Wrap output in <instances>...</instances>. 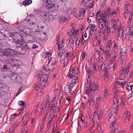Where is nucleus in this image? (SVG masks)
Listing matches in <instances>:
<instances>
[{
  "instance_id": "4be33fe9",
  "label": "nucleus",
  "mask_w": 133,
  "mask_h": 133,
  "mask_svg": "<svg viewBox=\"0 0 133 133\" xmlns=\"http://www.w3.org/2000/svg\"><path fill=\"white\" fill-rule=\"evenodd\" d=\"M104 70V75L103 76V77L104 78V79L106 81L108 80L109 79V76L108 75V74L109 72L107 70L106 68L105 70Z\"/></svg>"
},
{
  "instance_id": "c9c22d12",
  "label": "nucleus",
  "mask_w": 133,
  "mask_h": 133,
  "mask_svg": "<svg viewBox=\"0 0 133 133\" xmlns=\"http://www.w3.org/2000/svg\"><path fill=\"white\" fill-rule=\"evenodd\" d=\"M117 68V64L114 63V65H112L110 67V68L112 71H114Z\"/></svg>"
},
{
  "instance_id": "c03bdc74",
  "label": "nucleus",
  "mask_w": 133,
  "mask_h": 133,
  "mask_svg": "<svg viewBox=\"0 0 133 133\" xmlns=\"http://www.w3.org/2000/svg\"><path fill=\"white\" fill-rule=\"evenodd\" d=\"M69 76L70 78L73 79L72 80H76L78 79V77L74 75L70 74Z\"/></svg>"
},
{
  "instance_id": "2f4dec72",
  "label": "nucleus",
  "mask_w": 133,
  "mask_h": 133,
  "mask_svg": "<svg viewBox=\"0 0 133 133\" xmlns=\"http://www.w3.org/2000/svg\"><path fill=\"white\" fill-rule=\"evenodd\" d=\"M112 45V44L111 41L110 40H109L107 45V46L108 48V49L107 50H109L110 51V48Z\"/></svg>"
},
{
  "instance_id": "a19ab883",
  "label": "nucleus",
  "mask_w": 133,
  "mask_h": 133,
  "mask_svg": "<svg viewBox=\"0 0 133 133\" xmlns=\"http://www.w3.org/2000/svg\"><path fill=\"white\" fill-rule=\"evenodd\" d=\"M108 91L107 89H105L103 92V96H108L109 95L108 93Z\"/></svg>"
},
{
  "instance_id": "bb28decb",
  "label": "nucleus",
  "mask_w": 133,
  "mask_h": 133,
  "mask_svg": "<svg viewBox=\"0 0 133 133\" xmlns=\"http://www.w3.org/2000/svg\"><path fill=\"white\" fill-rule=\"evenodd\" d=\"M97 130L99 131H101L102 128V123L100 121L97 122Z\"/></svg>"
},
{
  "instance_id": "6e6552de",
  "label": "nucleus",
  "mask_w": 133,
  "mask_h": 133,
  "mask_svg": "<svg viewBox=\"0 0 133 133\" xmlns=\"http://www.w3.org/2000/svg\"><path fill=\"white\" fill-rule=\"evenodd\" d=\"M64 43L63 40H62L61 41L57 42L58 44L57 46L58 52V55L61 56L65 52V50L63 47V44Z\"/></svg>"
},
{
  "instance_id": "3c124183",
  "label": "nucleus",
  "mask_w": 133,
  "mask_h": 133,
  "mask_svg": "<svg viewBox=\"0 0 133 133\" xmlns=\"http://www.w3.org/2000/svg\"><path fill=\"white\" fill-rule=\"evenodd\" d=\"M106 14L108 15V17H109L111 16L110 9L108 8L106 11Z\"/></svg>"
},
{
  "instance_id": "a211bd4d",
  "label": "nucleus",
  "mask_w": 133,
  "mask_h": 133,
  "mask_svg": "<svg viewBox=\"0 0 133 133\" xmlns=\"http://www.w3.org/2000/svg\"><path fill=\"white\" fill-rule=\"evenodd\" d=\"M128 110V109H127L126 112L123 115V117L125 118V121L126 123H128L131 118L130 112Z\"/></svg>"
},
{
  "instance_id": "4468645a",
  "label": "nucleus",
  "mask_w": 133,
  "mask_h": 133,
  "mask_svg": "<svg viewBox=\"0 0 133 133\" xmlns=\"http://www.w3.org/2000/svg\"><path fill=\"white\" fill-rule=\"evenodd\" d=\"M86 11L84 8H81L79 11V14L76 16V17L79 20L83 19L84 17V15Z\"/></svg>"
},
{
  "instance_id": "39448f33",
  "label": "nucleus",
  "mask_w": 133,
  "mask_h": 133,
  "mask_svg": "<svg viewBox=\"0 0 133 133\" xmlns=\"http://www.w3.org/2000/svg\"><path fill=\"white\" fill-rule=\"evenodd\" d=\"M5 48V46L3 44H0V50H1L0 52L4 56L11 57V58L12 57H13L14 55L17 53V51L14 50L10 49L6 50Z\"/></svg>"
},
{
  "instance_id": "f257e3e1",
  "label": "nucleus",
  "mask_w": 133,
  "mask_h": 133,
  "mask_svg": "<svg viewBox=\"0 0 133 133\" xmlns=\"http://www.w3.org/2000/svg\"><path fill=\"white\" fill-rule=\"evenodd\" d=\"M87 84L89 86L85 90L87 94L89 96L87 104L90 106L91 104L93 105L94 103L95 100L92 97L94 95L95 92L96 93L98 92L99 88L94 83L91 82L89 79H87Z\"/></svg>"
},
{
  "instance_id": "052dcab7",
  "label": "nucleus",
  "mask_w": 133,
  "mask_h": 133,
  "mask_svg": "<svg viewBox=\"0 0 133 133\" xmlns=\"http://www.w3.org/2000/svg\"><path fill=\"white\" fill-rule=\"evenodd\" d=\"M70 88L69 86L68 85H66L65 86L64 89V90L65 91V92L66 93L67 91H68V90Z\"/></svg>"
},
{
  "instance_id": "412c9836",
  "label": "nucleus",
  "mask_w": 133,
  "mask_h": 133,
  "mask_svg": "<svg viewBox=\"0 0 133 133\" xmlns=\"http://www.w3.org/2000/svg\"><path fill=\"white\" fill-rule=\"evenodd\" d=\"M48 59L49 61L48 64L50 63L51 64L53 65H57V62L55 58H51V56Z\"/></svg>"
},
{
  "instance_id": "680f3d73",
  "label": "nucleus",
  "mask_w": 133,
  "mask_h": 133,
  "mask_svg": "<svg viewBox=\"0 0 133 133\" xmlns=\"http://www.w3.org/2000/svg\"><path fill=\"white\" fill-rule=\"evenodd\" d=\"M108 34H105L104 35L103 37V40L106 41L107 40L108 37Z\"/></svg>"
},
{
  "instance_id": "72a5a7b5",
  "label": "nucleus",
  "mask_w": 133,
  "mask_h": 133,
  "mask_svg": "<svg viewBox=\"0 0 133 133\" xmlns=\"http://www.w3.org/2000/svg\"><path fill=\"white\" fill-rule=\"evenodd\" d=\"M67 60L66 59H61V60L60 62L61 64H63V67L64 68L67 65Z\"/></svg>"
},
{
  "instance_id": "5fc2aeb1",
  "label": "nucleus",
  "mask_w": 133,
  "mask_h": 133,
  "mask_svg": "<svg viewBox=\"0 0 133 133\" xmlns=\"http://www.w3.org/2000/svg\"><path fill=\"white\" fill-rule=\"evenodd\" d=\"M102 13L100 12V11H98L96 13V15L97 17H101L102 15Z\"/></svg>"
},
{
  "instance_id": "7ed1b4c3",
  "label": "nucleus",
  "mask_w": 133,
  "mask_h": 133,
  "mask_svg": "<svg viewBox=\"0 0 133 133\" xmlns=\"http://www.w3.org/2000/svg\"><path fill=\"white\" fill-rule=\"evenodd\" d=\"M49 73V72L47 71L44 72L43 70H38L35 73V76L38 81L42 82L44 85L48 82Z\"/></svg>"
},
{
  "instance_id": "1a4fd4ad",
  "label": "nucleus",
  "mask_w": 133,
  "mask_h": 133,
  "mask_svg": "<svg viewBox=\"0 0 133 133\" xmlns=\"http://www.w3.org/2000/svg\"><path fill=\"white\" fill-rule=\"evenodd\" d=\"M125 99L123 98L122 96H118L116 93H115L114 95L113 102H115L118 105H120L122 104L123 105L125 102Z\"/></svg>"
},
{
  "instance_id": "c756f323",
  "label": "nucleus",
  "mask_w": 133,
  "mask_h": 133,
  "mask_svg": "<svg viewBox=\"0 0 133 133\" xmlns=\"http://www.w3.org/2000/svg\"><path fill=\"white\" fill-rule=\"evenodd\" d=\"M32 2V1L31 0H27L23 1L22 4L24 5H27L31 4Z\"/></svg>"
},
{
  "instance_id": "e2e57ef3",
  "label": "nucleus",
  "mask_w": 133,
  "mask_h": 133,
  "mask_svg": "<svg viewBox=\"0 0 133 133\" xmlns=\"http://www.w3.org/2000/svg\"><path fill=\"white\" fill-rule=\"evenodd\" d=\"M68 90V91H67L66 93L68 94H70V95H71L74 92L73 91L71 90V89L70 88Z\"/></svg>"
},
{
  "instance_id": "49530a36",
  "label": "nucleus",
  "mask_w": 133,
  "mask_h": 133,
  "mask_svg": "<svg viewBox=\"0 0 133 133\" xmlns=\"http://www.w3.org/2000/svg\"><path fill=\"white\" fill-rule=\"evenodd\" d=\"M107 17H108V15L106 14L105 12H104L103 13H102L101 17H102L103 18H101L102 19H105V21H107V19H106V18Z\"/></svg>"
},
{
  "instance_id": "f03ea898",
  "label": "nucleus",
  "mask_w": 133,
  "mask_h": 133,
  "mask_svg": "<svg viewBox=\"0 0 133 133\" xmlns=\"http://www.w3.org/2000/svg\"><path fill=\"white\" fill-rule=\"evenodd\" d=\"M10 37H12L15 41L16 40L17 42H14V44L16 47H19L23 49L22 52V55L25 54L26 50L29 49V47L26 43L23 41L22 36L18 33H14L11 35Z\"/></svg>"
},
{
  "instance_id": "338daca9",
  "label": "nucleus",
  "mask_w": 133,
  "mask_h": 133,
  "mask_svg": "<svg viewBox=\"0 0 133 133\" xmlns=\"http://www.w3.org/2000/svg\"><path fill=\"white\" fill-rule=\"evenodd\" d=\"M19 105L21 106H23L24 105V102L22 101H19L18 102V103Z\"/></svg>"
},
{
  "instance_id": "8fccbe9b",
  "label": "nucleus",
  "mask_w": 133,
  "mask_h": 133,
  "mask_svg": "<svg viewBox=\"0 0 133 133\" xmlns=\"http://www.w3.org/2000/svg\"><path fill=\"white\" fill-rule=\"evenodd\" d=\"M126 88L128 91H132L131 88V85H126Z\"/></svg>"
},
{
  "instance_id": "2eb2a0df",
  "label": "nucleus",
  "mask_w": 133,
  "mask_h": 133,
  "mask_svg": "<svg viewBox=\"0 0 133 133\" xmlns=\"http://www.w3.org/2000/svg\"><path fill=\"white\" fill-rule=\"evenodd\" d=\"M53 65L50 64V65H44L42 66V69L44 71V72H45L47 71L49 72V75L50 74V72H51L54 69Z\"/></svg>"
},
{
  "instance_id": "37998d69",
  "label": "nucleus",
  "mask_w": 133,
  "mask_h": 133,
  "mask_svg": "<svg viewBox=\"0 0 133 133\" xmlns=\"http://www.w3.org/2000/svg\"><path fill=\"white\" fill-rule=\"evenodd\" d=\"M93 2L92 0H89V5L88 6L90 8H93Z\"/></svg>"
},
{
  "instance_id": "423d86ee",
  "label": "nucleus",
  "mask_w": 133,
  "mask_h": 133,
  "mask_svg": "<svg viewBox=\"0 0 133 133\" xmlns=\"http://www.w3.org/2000/svg\"><path fill=\"white\" fill-rule=\"evenodd\" d=\"M132 66L130 63H129L126 67L123 68L121 70L120 78V80L124 79L127 76L129 71V69Z\"/></svg>"
},
{
  "instance_id": "9d476101",
  "label": "nucleus",
  "mask_w": 133,
  "mask_h": 133,
  "mask_svg": "<svg viewBox=\"0 0 133 133\" xmlns=\"http://www.w3.org/2000/svg\"><path fill=\"white\" fill-rule=\"evenodd\" d=\"M110 58V54L109 50H105L104 52L102 53L101 56V59L103 62H105Z\"/></svg>"
},
{
  "instance_id": "a878e982",
  "label": "nucleus",
  "mask_w": 133,
  "mask_h": 133,
  "mask_svg": "<svg viewBox=\"0 0 133 133\" xmlns=\"http://www.w3.org/2000/svg\"><path fill=\"white\" fill-rule=\"evenodd\" d=\"M109 122L110 123H114L116 121V119L114 115H112L109 119Z\"/></svg>"
},
{
  "instance_id": "f704fd0d",
  "label": "nucleus",
  "mask_w": 133,
  "mask_h": 133,
  "mask_svg": "<svg viewBox=\"0 0 133 133\" xmlns=\"http://www.w3.org/2000/svg\"><path fill=\"white\" fill-rule=\"evenodd\" d=\"M100 53L98 50H96L94 52V56L96 58H97L99 57Z\"/></svg>"
},
{
  "instance_id": "603ef678",
  "label": "nucleus",
  "mask_w": 133,
  "mask_h": 133,
  "mask_svg": "<svg viewBox=\"0 0 133 133\" xmlns=\"http://www.w3.org/2000/svg\"><path fill=\"white\" fill-rule=\"evenodd\" d=\"M117 83V84H119V85H122V86L125 85L126 83V82L124 81H123V82H120V81L118 82Z\"/></svg>"
},
{
  "instance_id": "ddd939ff",
  "label": "nucleus",
  "mask_w": 133,
  "mask_h": 133,
  "mask_svg": "<svg viewBox=\"0 0 133 133\" xmlns=\"http://www.w3.org/2000/svg\"><path fill=\"white\" fill-rule=\"evenodd\" d=\"M38 81L39 82H37L36 84L35 89L37 91L40 90V92H41L42 90H43V85L45 86L46 84H47L48 82L46 83L44 85V83L42 82Z\"/></svg>"
},
{
  "instance_id": "4d7b16f0",
  "label": "nucleus",
  "mask_w": 133,
  "mask_h": 133,
  "mask_svg": "<svg viewBox=\"0 0 133 133\" xmlns=\"http://www.w3.org/2000/svg\"><path fill=\"white\" fill-rule=\"evenodd\" d=\"M103 116L102 112L101 111H99V116L98 117V119L99 120L101 118V117Z\"/></svg>"
},
{
  "instance_id": "4c0bfd02",
  "label": "nucleus",
  "mask_w": 133,
  "mask_h": 133,
  "mask_svg": "<svg viewBox=\"0 0 133 133\" xmlns=\"http://www.w3.org/2000/svg\"><path fill=\"white\" fill-rule=\"evenodd\" d=\"M18 124L17 121L16 120L13 121L11 123V125L14 128H16Z\"/></svg>"
},
{
  "instance_id": "f8f14e48",
  "label": "nucleus",
  "mask_w": 133,
  "mask_h": 133,
  "mask_svg": "<svg viewBox=\"0 0 133 133\" xmlns=\"http://www.w3.org/2000/svg\"><path fill=\"white\" fill-rule=\"evenodd\" d=\"M98 25V27L100 29H103L104 26L105 27V24H108L107 21L100 18L97 21Z\"/></svg>"
},
{
  "instance_id": "7c9ffc66",
  "label": "nucleus",
  "mask_w": 133,
  "mask_h": 133,
  "mask_svg": "<svg viewBox=\"0 0 133 133\" xmlns=\"http://www.w3.org/2000/svg\"><path fill=\"white\" fill-rule=\"evenodd\" d=\"M72 71L73 73L75 74H77L79 73V70L78 68L75 67L73 68Z\"/></svg>"
},
{
  "instance_id": "de8ad7c7",
  "label": "nucleus",
  "mask_w": 133,
  "mask_h": 133,
  "mask_svg": "<svg viewBox=\"0 0 133 133\" xmlns=\"http://www.w3.org/2000/svg\"><path fill=\"white\" fill-rule=\"evenodd\" d=\"M5 88L6 86L5 85L3 84H0V90L3 91H5L6 90Z\"/></svg>"
},
{
  "instance_id": "20e7f679",
  "label": "nucleus",
  "mask_w": 133,
  "mask_h": 133,
  "mask_svg": "<svg viewBox=\"0 0 133 133\" xmlns=\"http://www.w3.org/2000/svg\"><path fill=\"white\" fill-rule=\"evenodd\" d=\"M78 30L73 28L72 29L71 32L68 33V35L71 36V39H70L66 41V44L69 47L73 48L72 45L74 43V41L72 39V38H74L75 39H76L78 37Z\"/></svg>"
},
{
  "instance_id": "864d4df0",
  "label": "nucleus",
  "mask_w": 133,
  "mask_h": 133,
  "mask_svg": "<svg viewBox=\"0 0 133 133\" xmlns=\"http://www.w3.org/2000/svg\"><path fill=\"white\" fill-rule=\"evenodd\" d=\"M133 15V13L132 12H131L129 16V23H131V20L132 18V16Z\"/></svg>"
},
{
  "instance_id": "79ce46f5",
  "label": "nucleus",
  "mask_w": 133,
  "mask_h": 133,
  "mask_svg": "<svg viewBox=\"0 0 133 133\" xmlns=\"http://www.w3.org/2000/svg\"><path fill=\"white\" fill-rule=\"evenodd\" d=\"M91 29H93L95 30L96 31L97 30V26L96 25L94 24H91L90 25V26Z\"/></svg>"
},
{
  "instance_id": "0e129e2a",
  "label": "nucleus",
  "mask_w": 133,
  "mask_h": 133,
  "mask_svg": "<svg viewBox=\"0 0 133 133\" xmlns=\"http://www.w3.org/2000/svg\"><path fill=\"white\" fill-rule=\"evenodd\" d=\"M92 58L91 57H89L88 58V62L89 65H91L92 64Z\"/></svg>"
},
{
  "instance_id": "aec40b11",
  "label": "nucleus",
  "mask_w": 133,
  "mask_h": 133,
  "mask_svg": "<svg viewBox=\"0 0 133 133\" xmlns=\"http://www.w3.org/2000/svg\"><path fill=\"white\" fill-rule=\"evenodd\" d=\"M54 0H46L45 4L47 8L51 9L55 6Z\"/></svg>"
},
{
  "instance_id": "5701e85b",
  "label": "nucleus",
  "mask_w": 133,
  "mask_h": 133,
  "mask_svg": "<svg viewBox=\"0 0 133 133\" xmlns=\"http://www.w3.org/2000/svg\"><path fill=\"white\" fill-rule=\"evenodd\" d=\"M15 80L19 84L22 83V78L21 77L18 75H17L16 77Z\"/></svg>"
},
{
  "instance_id": "f3484780",
  "label": "nucleus",
  "mask_w": 133,
  "mask_h": 133,
  "mask_svg": "<svg viewBox=\"0 0 133 133\" xmlns=\"http://www.w3.org/2000/svg\"><path fill=\"white\" fill-rule=\"evenodd\" d=\"M118 127V125L117 122L111 123L110 125V128L111 129L110 132L113 133H115L116 129Z\"/></svg>"
},
{
  "instance_id": "6ab92c4d",
  "label": "nucleus",
  "mask_w": 133,
  "mask_h": 133,
  "mask_svg": "<svg viewBox=\"0 0 133 133\" xmlns=\"http://www.w3.org/2000/svg\"><path fill=\"white\" fill-rule=\"evenodd\" d=\"M127 52V47L124 45L121 48L120 54L119 58H121L123 56H125L126 55V53Z\"/></svg>"
},
{
  "instance_id": "393cba45",
  "label": "nucleus",
  "mask_w": 133,
  "mask_h": 133,
  "mask_svg": "<svg viewBox=\"0 0 133 133\" xmlns=\"http://www.w3.org/2000/svg\"><path fill=\"white\" fill-rule=\"evenodd\" d=\"M42 57L44 58H46L48 56V59L49 58H50V57L51 56V54H50L49 52H45V53H42Z\"/></svg>"
},
{
  "instance_id": "473e14b6",
  "label": "nucleus",
  "mask_w": 133,
  "mask_h": 133,
  "mask_svg": "<svg viewBox=\"0 0 133 133\" xmlns=\"http://www.w3.org/2000/svg\"><path fill=\"white\" fill-rule=\"evenodd\" d=\"M92 68L94 71L97 72L99 71V70H98V66L96 65V63L95 62H94L92 63Z\"/></svg>"
},
{
  "instance_id": "69168bd1",
  "label": "nucleus",
  "mask_w": 133,
  "mask_h": 133,
  "mask_svg": "<svg viewBox=\"0 0 133 133\" xmlns=\"http://www.w3.org/2000/svg\"><path fill=\"white\" fill-rule=\"evenodd\" d=\"M66 20V19L64 16H62L61 17V21L63 23H64Z\"/></svg>"
},
{
  "instance_id": "cd10ccee",
  "label": "nucleus",
  "mask_w": 133,
  "mask_h": 133,
  "mask_svg": "<svg viewBox=\"0 0 133 133\" xmlns=\"http://www.w3.org/2000/svg\"><path fill=\"white\" fill-rule=\"evenodd\" d=\"M119 36H121L123 40H124L126 37V34H124L123 33V31L122 30H120L119 33Z\"/></svg>"
},
{
  "instance_id": "a18cd8bd",
  "label": "nucleus",
  "mask_w": 133,
  "mask_h": 133,
  "mask_svg": "<svg viewBox=\"0 0 133 133\" xmlns=\"http://www.w3.org/2000/svg\"><path fill=\"white\" fill-rule=\"evenodd\" d=\"M17 116H18V115L17 113H15L11 115L10 116V120H13L14 118Z\"/></svg>"
},
{
  "instance_id": "6e6d98bb",
  "label": "nucleus",
  "mask_w": 133,
  "mask_h": 133,
  "mask_svg": "<svg viewBox=\"0 0 133 133\" xmlns=\"http://www.w3.org/2000/svg\"><path fill=\"white\" fill-rule=\"evenodd\" d=\"M77 10L75 8H73L72 9V15H75L77 13Z\"/></svg>"
},
{
  "instance_id": "e433bc0d",
  "label": "nucleus",
  "mask_w": 133,
  "mask_h": 133,
  "mask_svg": "<svg viewBox=\"0 0 133 133\" xmlns=\"http://www.w3.org/2000/svg\"><path fill=\"white\" fill-rule=\"evenodd\" d=\"M118 55V54L116 52L113 56L111 60V62H113L116 59V57Z\"/></svg>"
},
{
  "instance_id": "b1692460",
  "label": "nucleus",
  "mask_w": 133,
  "mask_h": 133,
  "mask_svg": "<svg viewBox=\"0 0 133 133\" xmlns=\"http://www.w3.org/2000/svg\"><path fill=\"white\" fill-rule=\"evenodd\" d=\"M112 44L113 49L114 50H116L117 49V45L118 44V42L115 40L114 41L112 42Z\"/></svg>"
},
{
  "instance_id": "09e8293b",
  "label": "nucleus",
  "mask_w": 133,
  "mask_h": 133,
  "mask_svg": "<svg viewBox=\"0 0 133 133\" xmlns=\"http://www.w3.org/2000/svg\"><path fill=\"white\" fill-rule=\"evenodd\" d=\"M98 116V113L97 111H94V114L93 115V117L92 118L93 120H94L95 119L97 118Z\"/></svg>"
},
{
  "instance_id": "58836bf2",
  "label": "nucleus",
  "mask_w": 133,
  "mask_h": 133,
  "mask_svg": "<svg viewBox=\"0 0 133 133\" xmlns=\"http://www.w3.org/2000/svg\"><path fill=\"white\" fill-rule=\"evenodd\" d=\"M119 105L118 104L115 102H114V103L112 104V106L114 109H118V106Z\"/></svg>"
},
{
  "instance_id": "ea45409f",
  "label": "nucleus",
  "mask_w": 133,
  "mask_h": 133,
  "mask_svg": "<svg viewBox=\"0 0 133 133\" xmlns=\"http://www.w3.org/2000/svg\"><path fill=\"white\" fill-rule=\"evenodd\" d=\"M47 13L45 11H42L41 12L40 14L41 16L44 18L46 16Z\"/></svg>"
},
{
  "instance_id": "13d9d810",
  "label": "nucleus",
  "mask_w": 133,
  "mask_h": 133,
  "mask_svg": "<svg viewBox=\"0 0 133 133\" xmlns=\"http://www.w3.org/2000/svg\"><path fill=\"white\" fill-rule=\"evenodd\" d=\"M66 11L69 14H71L72 11V9L71 8H69L67 9Z\"/></svg>"
},
{
  "instance_id": "0eeeda50",
  "label": "nucleus",
  "mask_w": 133,
  "mask_h": 133,
  "mask_svg": "<svg viewBox=\"0 0 133 133\" xmlns=\"http://www.w3.org/2000/svg\"><path fill=\"white\" fill-rule=\"evenodd\" d=\"M116 24V21H114V25L113 26L110 27H109V24H105V29H106V32L108 34H109L115 32V30L117 28Z\"/></svg>"
},
{
  "instance_id": "bf43d9fd",
  "label": "nucleus",
  "mask_w": 133,
  "mask_h": 133,
  "mask_svg": "<svg viewBox=\"0 0 133 133\" xmlns=\"http://www.w3.org/2000/svg\"><path fill=\"white\" fill-rule=\"evenodd\" d=\"M44 18L45 19V20L47 21H50L51 20L50 18V17L49 15H48L47 14L46 16V17H45Z\"/></svg>"
},
{
  "instance_id": "dca6fc26",
  "label": "nucleus",
  "mask_w": 133,
  "mask_h": 133,
  "mask_svg": "<svg viewBox=\"0 0 133 133\" xmlns=\"http://www.w3.org/2000/svg\"><path fill=\"white\" fill-rule=\"evenodd\" d=\"M101 59H98L97 63V65L98 66V70H99V68L100 69L105 70L107 66V65L105 64L102 62Z\"/></svg>"
},
{
  "instance_id": "774afa93",
  "label": "nucleus",
  "mask_w": 133,
  "mask_h": 133,
  "mask_svg": "<svg viewBox=\"0 0 133 133\" xmlns=\"http://www.w3.org/2000/svg\"><path fill=\"white\" fill-rule=\"evenodd\" d=\"M51 122L52 121L49 120H48L47 123V127H49L50 126L51 124Z\"/></svg>"
},
{
  "instance_id": "c85d7f7f",
  "label": "nucleus",
  "mask_w": 133,
  "mask_h": 133,
  "mask_svg": "<svg viewBox=\"0 0 133 133\" xmlns=\"http://www.w3.org/2000/svg\"><path fill=\"white\" fill-rule=\"evenodd\" d=\"M87 73L88 75V78L87 79H87H90H90L89 78V77H90V76H91H91L92 75V74H93V72L92 70H90V69L88 71H87ZM90 81L91 82H92L93 83H94L95 84V83H93L92 81H91L90 80ZM87 85H88V86H89V85H88L87 84Z\"/></svg>"
},
{
  "instance_id": "9b49d317",
  "label": "nucleus",
  "mask_w": 133,
  "mask_h": 133,
  "mask_svg": "<svg viewBox=\"0 0 133 133\" xmlns=\"http://www.w3.org/2000/svg\"><path fill=\"white\" fill-rule=\"evenodd\" d=\"M101 31H98L96 32L95 38L92 42L93 45L95 46H98L100 45L101 43L100 39L99 38H98V36L97 35V34H98L100 36L101 35Z\"/></svg>"
}]
</instances>
